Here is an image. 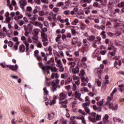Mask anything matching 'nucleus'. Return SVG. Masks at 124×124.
Returning a JSON list of instances; mask_svg holds the SVG:
<instances>
[{"mask_svg":"<svg viewBox=\"0 0 124 124\" xmlns=\"http://www.w3.org/2000/svg\"><path fill=\"white\" fill-rule=\"evenodd\" d=\"M57 19L55 15H54V16L53 17V20H54L55 22H57V21L58 20V21H60V23H62V24H64V23H66V26H69L70 25V23H69V19H68V18H66L65 19H62V17H61L60 16H58Z\"/></svg>","mask_w":124,"mask_h":124,"instance_id":"nucleus-1","label":"nucleus"},{"mask_svg":"<svg viewBox=\"0 0 124 124\" xmlns=\"http://www.w3.org/2000/svg\"><path fill=\"white\" fill-rule=\"evenodd\" d=\"M25 14L26 16L29 18H31V17L33 15V13L32 12V8L31 6H28L26 7Z\"/></svg>","mask_w":124,"mask_h":124,"instance_id":"nucleus-2","label":"nucleus"},{"mask_svg":"<svg viewBox=\"0 0 124 124\" xmlns=\"http://www.w3.org/2000/svg\"><path fill=\"white\" fill-rule=\"evenodd\" d=\"M39 66L43 70L44 73H46L47 71V68H50V65L45 66L43 64L42 62L38 63Z\"/></svg>","mask_w":124,"mask_h":124,"instance_id":"nucleus-3","label":"nucleus"},{"mask_svg":"<svg viewBox=\"0 0 124 124\" xmlns=\"http://www.w3.org/2000/svg\"><path fill=\"white\" fill-rule=\"evenodd\" d=\"M39 38L32 39V42L34 44H36L37 48H42V43L39 41Z\"/></svg>","mask_w":124,"mask_h":124,"instance_id":"nucleus-4","label":"nucleus"},{"mask_svg":"<svg viewBox=\"0 0 124 124\" xmlns=\"http://www.w3.org/2000/svg\"><path fill=\"white\" fill-rule=\"evenodd\" d=\"M72 44H73V45H78V46H81L82 43L78 38L75 37L72 39Z\"/></svg>","mask_w":124,"mask_h":124,"instance_id":"nucleus-5","label":"nucleus"},{"mask_svg":"<svg viewBox=\"0 0 124 124\" xmlns=\"http://www.w3.org/2000/svg\"><path fill=\"white\" fill-rule=\"evenodd\" d=\"M20 40H21V41L23 42L24 44L25 45L27 50H29V49H30V44H29V43L27 42V39H26V36H22L21 37Z\"/></svg>","mask_w":124,"mask_h":124,"instance_id":"nucleus-6","label":"nucleus"},{"mask_svg":"<svg viewBox=\"0 0 124 124\" xmlns=\"http://www.w3.org/2000/svg\"><path fill=\"white\" fill-rule=\"evenodd\" d=\"M82 48L84 50H88L90 47V43L87 40L84 39L83 40Z\"/></svg>","mask_w":124,"mask_h":124,"instance_id":"nucleus-7","label":"nucleus"},{"mask_svg":"<svg viewBox=\"0 0 124 124\" xmlns=\"http://www.w3.org/2000/svg\"><path fill=\"white\" fill-rule=\"evenodd\" d=\"M34 33H32V39H35L36 38H39L38 37V33L39 32V29H34L33 30Z\"/></svg>","mask_w":124,"mask_h":124,"instance_id":"nucleus-8","label":"nucleus"},{"mask_svg":"<svg viewBox=\"0 0 124 124\" xmlns=\"http://www.w3.org/2000/svg\"><path fill=\"white\" fill-rule=\"evenodd\" d=\"M24 28V31H30V32H31L32 31V25L31 23H29L27 25V26L26 27V25L23 26Z\"/></svg>","mask_w":124,"mask_h":124,"instance_id":"nucleus-9","label":"nucleus"},{"mask_svg":"<svg viewBox=\"0 0 124 124\" xmlns=\"http://www.w3.org/2000/svg\"><path fill=\"white\" fill-rule=\"evenodd\" d=\"M67 98V94L65 93H61L59 94V100H64Z\"/></svg>","mask_w":124,"mask_h":124,"instance_id":"nucleus-10","label":"nucleus"},{"mask_svg":"<svg viewBox=\"0 0 124 124\" xmlns=\"http://www.w3.org/2000/svg\"><path fill=\"white\" fill-rule=\"evenodd\" d=\"M76 15L77 18H78V19H84V17L83 15H84V11L82 10H79Z\"/></svg>","mask_w":124,"mask_h":124,"instance_id":"nucleus-11","label":"nucleus"},{"mask_svg":"<svg viewBox=\"0 0 124 124\" xmlns=\"http://www.w3.org/2000/svg\"><path fill=\"white\" fill-rule=\"evenodd\" d=\"M54 54L56 56H57L58 58H62V57H64L63 55V52L62 51H57L56 50H53Z\"/></svg>","mask_w":124,"mask_h":124,"instance_id":"nucleus-12","label":"nucleus"},{"mask_svg":"<svg viewBox=\"0 0 124 124\" xmlns=\"http://www.w3.org/2000/svg\"><path fill=\"white\" fill-rule=\"evenodd\" d=\"M120 83H121V81H119L117 82V84L119 86L118 90L120 93H124V84H119Z\"/></svg>","mask_w":124,"mask_h":124,"instance_id":"nucleus-13","label":"nucleus"},{"mask_svg":"<svg viewBox=\"0 0 124 124\" xmlns=\"http://www.w3.org/2000/svg\"><path fill=\"white\" fill-rule=\"evenodd\" d=\"M86 75V72L84 69H81L79 73V77L81 79V81H84V79H85V76Z\"/></svg>","mask_w":124,"mask_h":124,"instance_id":"nucleus-14","label":"nucleus"},{"mask_svg":"<svg viewBox=\"0 0 124 124\" xmlns=\"http://www.w3.org/2000/svg\"><path fill=\"white\" fill-rule=\"evenodd\" d=\"M50 68H47L46 72L48 74H50V70H51L52 72H57L58 69L56 67H52V66H50Z\"/></svg>","mask_w":124,"mask_h":124,"instance_id":"nucleus-15","label":"nucleus"},{"mask_svg":"<svg viewBox=\"0 0 124 124\" xmlns=\"http://www.w3.org/2000/svg\"><path fill=\"white\" fill-rule=\"evenodd\" d=\"M100 55V52L99 51V50H98V49H96L93 52L92 57L93 58H97L98 57H99Z\"/></svg>","mask_w":124,"mask_h":124,"instance_id":"nucleus-16","label":"nucleus"},{"mask_svg":"<svg viewBox=\"0 0 124 124\" xmlns=\"http://www.w3.org/2000/svg\"><path fill=\"white\" fill-rule=\"evenodd\" d=\"M107 105H108L110 109H112V110H117V109H118V108L119 107L118 104H116L114 106V104L111 103H109V104H107Z\"/></svg>","mask_w":124,"mask_h":124,"instance_id":"nucleus-17","label":"nucleus"},{"mask_svg":"<svg viewBox=\"0 0 124 124\" xmlns=\"http://www.w3.org/2000/svg\"><path fill=\"white\" fill-rule=\"evenodd\" d=\"M113 29H114V30H115V35H116V36H120V35H121L122 34V33L120 31H120V30H121V28H118V26L115 25L113 27Z\"/></svg>","mask_w":124,"mask_h":124,"instance_id":"nucleus-18","label":"nucleus"},{"mask_svg":"<svg viewBox=\"0 0 124 124\" xmlns=\"http://www.w3.org/2000/svg\"><path fill=\"white\" fill-rule=\"evenodd\" d=\"M79 8L77 7H75L72 11L70 12L71 15H77L78 13Z\"/></svg>","mask_w":124,"mask_h":124,"instance_id":"nucleus-19","label":"nucleus"},{"mask_svg":"<svg viewBox=\"0 0 124 124\" xmlns=\"http://www.w3.org/2000/svg\"><path fill=\"white\" fill-rule=\"evenodd\" d=\"M27 49V46H25L24 45H21L19 46V50L20 53H24Z\"/></svg>","mask_w":124,"mask_h":124,"instance_id":"nucleus-20","label":"nucleus"},{"mask_svg":"<svg viewBox=\"0 0 124 124\" xmlns=\"http://www.w3.org/2000/svg\"><path fill=\"white\" fill-rule=\"evenodd\" d=\"M33 25L35 27H39L40 29H42L43 28V24L38 21H34L33 23Z\"/></svg>","mask_w":124,"mask_h":124,"instance_id":"nucleus-21","label":"nucleus"},{"mask_svg":"<svg viewBox=\"0 0 124 124\" xmlns=\"http://www.w3.org/2000/svg\"><path fill=\"white\" fill-rule=\"evenodd\" d=\"M75 97L78 99H81V93L79 90H77L75 93Z\"/></svg>","mask_w":124,"mask_h":124,"instance_id":"nucleus-22","label":"nucleus"},{"mask_svg":"<svg viewBox=\"0 0 124 124\" xmlns=\"http://www.w3.org/2000/svg\"><path fill=\"white\" fill-rule=\"evenodd\" d=\"M26 5L27 2H26V1L24 0H21L20 1V6L22 9L24 8V7H25V6H26Z\"/></svg>","mask_w":124,"mask_h":124,"instance_id":"nucleus-23","label":"nucleus"},{"mask_svg":"<svg viewBox=\"0 0 124 124\" xmlns=\"http://www.w3.org/2000/svg\"><path fill=\"white\" fill-rule=\"evenodd\" d=\"M73 74H77L79 71V67L78 66H76L75 67L73 68L72 70Z\"/></svg>","mask_w":124,"mask_h":124,"instance_id":"nucleus-24","label":"nucleus"},{"mask_svg":"<svg viewBox=\"0 0 124 124\" xmlns=\"http://www.w3.org/2000/svg\"><path fill=\"white\" fill-rule=\"evenodd\" d=\"M67 101H60L59 102V104H61L62 106H61V108H66L67 107V106L66 105L67 103Z\"/></svg>","mask_w":124,"mask_h":124,"instance_id":"nucleus-25","label":"nucleus"},{"mask_svg":"<svg viewBox=\"0 0 124 124\" xmlns=\"http://www.w3.org/2000/svg\"><path fill=\"white\" fill-rule=\"evenodd\" d=\"M113 122H116L117 123H120V124H123L124 121L121 119L117 117H113Z\"/></svg>","mask_w":124,"mask_h":124,"instance_id":"nucleus-26","label":"nucleus"},{"mask_svg":"<svg viewBox=\"0 0 124 124\" xmlns=\"http://www.w3.org/2000/svg\"><path fill=\"white\" fill-rule=\"evenodd\" d=\"M56 42H58V48L59 50H62L63 49V47L62 46V40L59 41H56Z\"/></svg>","mask_w":124,"mask_h":124,"instance_id":"nucleus-27","label":"nucleus"},{"mask_svg":"<svg viewBox=\"0 0 124 124\" xmlns=\"http://www.w3.org/2000/svg\"><path fill=\"white\" fill-rule=\"evenodd\" d=\"M18 68L17 65H10V69L13 70L14 71H16Z\"/></svg>","mask_w":124,"mask_h":124,"instance_id":"nucleus-28","label":"nucleus"},{"mask_svg":"<svg viewBox=\"0 0 124 124\" xmlns=\"http://www.w3.org/2000/svg\"><path fill=\"white\" fill-rule=\"evenodd\" d=\"M78 24H79V20L77 18H75L71 22V25H73V26H77Z\"/></svg>","mask_w":124,"mask_h":124,"instance_id":"nucleus-29","label":"nucleus"},{"mask_svg":"<svg viewBox=\"0 0 124 124\" xmlns=\"http://www.w3.org/2000/svg\"><path fill=\"white\" fill-rule=\"evenodd\" d=\"M111 102H113L112 97L108 96L107 97V101L106 103V105L110 104V103H111Z\"/></svg>","mask_w":124,"mask_h":124,"instance_id":"nucleus-30","label":"nucleus"},{"mask_svg":"<svg viewBox=\"0 0 124 124\" xmlns=\"http://www.w3.org/2000/svg\"><path fill=\"white\" fill-rule=\"evenodd\" d=\"M23 17H24V16H23V15H20L18 16H15L14 17V20H15V21H19V20H20V19H22V18H23Z\"/></svg>","mask_w":124,"mask_h":124,"instance_id":"nucleus-31","label":"nucleus"},{"mask_svg":"<svg viewBox=\"0 0 124 124\" xmlns=\"http://www.w3.org/2000/svg\"><path fill=\"white\" fill-rule=\"evenodd\" d=\"M116 51H113V52H109V53L108 54V57L109 58H112V57L115 56V55L116 54Z\"/></svg>","mask_w":124,"mask_h":124,"instance_id":"nucleus-32","label":"nucleus"},{"mask_svg":"<svg viewBox=\"0 0 124 124\" xmlns=\"http://www.w3.org/2000/svg\"><path fill=\"white\" fill-rule=\"evenodd\" d=\"M87 39L89 41H93V40H95V36L93 35L89 36L88 37Z\"/></svg>","mask_w":124,"mask_h":124,"instance_id":"nucleus-33","label":"nucleus"},{"mask_svg":"<svg viewBox=\"0 0 124 124\" xmlns=\"http://www.w3.org/2000/svg\"><path fill=\"white\" fill-rule=\"evenodd\" d=\"M77 119H78V120H81L83 124H87V122H86V120L83 117H77Z\"/></svg>","mask_w":124,"mask_h":124,"instance_id":"nucleus-34","label":"nucleus"},{"mask_svg":"<svg viewBox=\"0 0 124 124\" xmlns=\"http://www.w3.org/2000/svg\"><path fill=\"white\" fill-rule=\"evenodd\" d=\"M57 64H56V66L57 67H62V61L60 60L59 61H57L56 62Z\"/></svg>","mask_w":124,"mask_h":124,"instance_id":"nucleus-35","label":"nucleus"},{"mask_svg":"<svg viewBox=\"0 0 124 124\" xmlns=\"http://www.w3.org/2000/svg\"><path fill=\"white\" fill-rule=\"evenodd\" d=\"M68 65H70V68L72 67H75V65H76V63L75 62H70L68 63Z\"/></svg>","mask_w":124,"mask_h":124,"instance_id":"nucleus-36","label":"nucleus"},{"mask_svg":"<svg viewBox=\"0 0 124 124\" xmlns=\"http://www.w3.org/2000/svg\"><path fill=\"white\" fill-rule=\"evenodd\" d=\"M106 32L104 31H102L101 33H100V35H101L103 39H105L107 37L106 36Z\"/></svg>","mask_w":124,"mask_h":124,"instance_id":"nucleus-37","label":"nucleus"},{"mask_svg":"<svg viewBox=\"0 0 124 124\" xmlns=\"http://www.w3.org/2000/svg\"><path fill=\"white\" fill-rule=\"evenodd\" d=\"M42 57H44V58L43 59V61H45V62H47L48 61V58L46 56L45 53L42 52H41Z\"/></svg>","mask_w":124,"mask_h":124,"instance_id":"nucleus-38","label":"nucleus"},{"mask_svg":"<svg viewBox=\"0 0 124 124\" xmlns=\"http://www.w3.org/2000/svg\"><path fill=\"white\" fill-rule=\"evenodd\" d=\"M72 81V77H69L67 80H66L65 84L67 85V84H70V82Z\"/></svg>","mask_w":124,"mask_h":124,"instance_id":"nucleus-39","label":"nucleus"},{"mask_svg":"<svg viewBox=\"0 0 124 124\" xmlns=\"http://www.w3.org/2000/svg\"><path fill=\"white\" fill-rule=\"evenodd\" d=\"M6 35H5V33L4 31H0V38H4Z\"/></svg>","mask_w":124,"mask_h":124,"instance_id":"nucleus-40","label":"nucleus"},{"mask_svg":"<svg viewBox=\"0 0 124 124\" xmlns=\"http://www.w3.org/2000/svg\"><path fill=\"white\" fill-rule=\"evenodd\" d=\"M72 91L73 92H76L77 91H79L78 89H77V86H76V85L74 83H73Z\"/></svg>","mask_w":124,"mask_h":124,"instance_id":"nucleus-41","label":"nucleus"},{"mask_svg":"<svg viewBox=\"0 0 124 124\" xmlns=\"http://www.w3.org/2000/svg\"><path fill=\"white\" fill-rule=\"evenodd\" d=\"M95 83L97 84L98 87H101V81L98 79H95Z\"/></svg>","mask_w":124,"mask_h":124,"instance_id":"nucleus-42","label":"nucleus"},{"mask_svg":"<svg viewBox=\"0 0 124 124\" xmlns=\"http://www.w3.org/2000/svg\"><path fill=\"white\" fill-rule=\"evenodd\" d=\"M119 65V66H121V65H122V61H119V62L117 61L114 62V66H117V65Z\"/></svg>","mask_w":124,"mask_h":124,"instance_id":"nucleus-43","label":"nucleus"},{"mask_svg":"<svg viewBox=\"0 0 124 124\" xmlns=\"http://www.w3.org/2000/svg\"><path fill=\"white\" fill-rule=\"evenodd\" d=\"M88 119L89 121H90V122H92V123H96V120L94 118H93L90 116H89Z\"/></svg>","mask_w":124,"mask_h":124,"instance_id":"nucleus-44","label":"nucleus"},{"mask_svg":"<svg viewBox=\"0 0 124 124\" xmlns=\"http://www.w3.org/2000/svg\"><path fill=\"white\" fill-rule=\"evenodd\" d=\"M80 3H91V0H80Z\"/></svg>","mask_w":124,"mask_h":124,"instance_id":"nucleus-45","label":"nucleus"},{"mask_svg":"<svg viewBox=\"0 0 124 124\" xmlns=\"http://www.w3.org/2000/svg\"><path fill=\"white\" fill-rule=\"evenodd\" d=\"M25 32H24V35L26 37H28L31 33V32H30L29 31H27V30H24Z\"/></svg>","mask_w":124,"mask_h":124,"instance_id":"nucleus-46","label":"nucleus"},{"mask_svg":"<svg viewBox=\"0 0 124 124\" xmlns=\"http://www.w3.org/2000/svg\"><path fill=\"white\" fill-rule=\"evenodd\" d=\"M54 57H51L49 61H47L46 63L47 64H51V62H54Z\"/></svg>","mask_w":124,"mask_h":124,"instance_id":"nucleus-47","label":"nucleus"},{"mask_svg":"<svg viewBox=\"0 0 124 124\" xmlns=\"http://www.w3.org/2000/svg\"><path fill=\"white\" fill-rule=\"evenodd\" d=\"M64 3H63V2L62 1H60L59 2H58L57 4V6L58 7H61V6H63V5H64Z\"/></svg>","mask_w":124,"mask_h":124,"instance_id":"nucleus-48","label":"nucleus"},{"mask_svg":"<svg viewBox=\"0 0 124 124\" xmlns=\"http://www.w3.org/2000/svg\"><path fill=\"white\" fill-rule=\"evenodd\" d=\"M101 119V115H99V114H96V121H97V122L98 121H100V120Z\"/></svg>","mask_w":124,"mask_h":124,"instance_id":"nucleus-49","label":"nucleus"},{"mask_svg":"<svg viewBox=\"0 0 124 124\" xmlns=\"http://www.w3.org/2000/svg\"><path fill=\"white\" fill-rule=\"evenodd\" d=\"M117 92H118V89H117V88H114L111 94H110V96H111V97H113V95L115 94V93H117Z\"/></svg>","mask_w":124,"mask_h":124,"instance_id":"nucleus-50","label":"nucleus"},{"mask_svg":"<svg viewBox=\"0 0 124 124\" xmlns=\"http://www.w3.org/2000/svg\"><path fill=\"white\" fill-rule=\"evenodd\" d=\"M18 25L20 26H23L25 24V22L22 20H19L17 21Z\"/></svg>","mask_w":124,"mask_h":124,"instance_id":"nucleus-51","label":"nucleus"},{"mask_svg":"<svg viewBox=\"0 0 124 124\" xmlns=\"http://www.w3.org/2000/svg\"><path fill=\"white\" fill-rule=\"evenodd\" d=\"M14 28L15 30H17V31H21V28L19 27V26L17 24H15Z\"/></svg>","mask_w":124,"mask_h":124,"instance_id":"nucleus-52","label":"nucleus"},{"mask_svg":"<svg viewBox=\"0 0 124 124\" xmlns=\"http://www.w3.org/2000/svg\"><path fill=\"white\" fill-rule=\"evenodd\" d=\"M39 55V51L38 50H36L34 52V56L36 57L38 56Z\"/></svg>","mask_w":124,"mask_h":124,"instance_id":"nucleus-53","label":"nucleus"},{"mask_svg":"<svg viewBox=\"0 0 124 124\" xmlns=\"http://www.w3.org/2000/svg\"><path fill=\"white\" fill-rule=\"evenodd\" d=\"M85 100L86 101V103H88V104H90L91 103V101L89 98V96H86L85 98Z\"/></svg>","mask_w":124,"mask_h":124,"instance_id":"nucleus-54","label":"nucleus"},{"mask_svg":"<svg viewBox=\"0 0 124 124\" xmlns=\"http://www.w3.org/2000/svg\"><path fill=\"white\" fill-rule=\"evenodd\" d=\"M41 36H42V38H45L47 37V34L45 33L44 32H42L41 33Z\"/></svg>","mask_w":124,"mask_h":124,"instance_id":"nucleus-55","label":"nucleus"},{"mask_svg":"<svg viewBox=\"0 0 124 124\" xmlns=\"http://www.w3.org/2000/svg\"><path fill=\"white\" fill-rule=\"evenodd\" d=\"M53 11L55 12V13H58L60 11V9L58 7H54L53 8Z\"/></svg>","mask_w":124,"mask_h":124,"instance_id":"nucleus-56","label":"nucleus"},{"mask_svg":"<svg viewBox=\"0 0 124 124\" xmlns=\"http://www.w3.org/2000/svg\"><path fill=\"white\" fill-rule=\"evenodd\" d=\"M11 4L14 6V7H16L17 6V3H16V1L15 0H13L11 2Z\"/></svg>","mask_w":124,"mask_h":124,"instance_id":"nucleus-57","label":"nucleus"},{"mask_svg":"<svg viewBox=\"0 0 124 124\" xmlns=\"http://www.w3.org/2000/svg\"><path fill=\"white\" fill-rule=\"evenodd\" d=\"M63 14H64V15H70V11L69 10H66V11H64L63 12Z\"/></svg>","mask_w":124,"mask_h":124,"instance_id":"nucleus-58","label":"nucleus"},{"mask_svg":"<svg viewBox=\"0 0 124 124\" xmlns=\"http://www.w3.org/2000/svg\"><path fill=\"white\" fill-rule=\"evenodd\" d=\"M89 105H90V104H88V103H84L82 104V107H83V108H84V109L89 107Z\"/></svg>","mask_w":124,"mask_h":124,"instance_id":"nucleus-59","label":"nucleus"},{"mask_svg":"<svg viewBox=\"0 0 124 124\" xmlns=\"http://www.w3.org/2000/svg\"><path fill=\"white\" fill-rule=\"evenodd\" d=\"M43 90H44L45 94H48L49 91H48L46 87H45Z\"/></svg>","mask_w":124,"mask_h":124,"instance_id":"nucleus-60","label":"nucleus"},{"mask_svg":"<svg viewBox=\"0 0 124 124\" xmlns=\"http://www.w3.org/2000/svg\"><path fill=\"white\" fill-rule=\"evenodd\" d=\"M107 53V50H101L100 52V54L101 55H103V56H104L106 53Z\"/></svg>","mask_w":124,"mask_h":124,"instance_id":"nucleus-61","label":"nucleus"},{"mask_svg":"<svg viewBox=\"0 0 124 124\" xmlns=\"http://www.w3.org/2000/svg\"><path fill=\"white\" fill-rule=\"evenodd\" d=\"M61 38H62V35L61 34L58 35L56 38V41H59V40H61Z\"/></svg>","mask_w":124,"mask_h":124,"instance_id":"nucleus-62","label":"nucleus"},{"mask_svg":"<svg viewBox=\"0 0 124 124\" xmlns=\"http://www.w3.org/2000/svg\"><path fill=\"white\" fill-rule=\"evenodd\" d=\"M8 45L9 47H12L13 46V42L11 41H9L8 42Z\"/></svg>","mask_w":124,"mask_h":124,"instance_id":"nucleus-63","label":"nucleus"},{"mask_svg":"<svg viewBox=\"0 0 124 124\" xmlns=\"http://www.w3.org/2000/svg\"><path fill=\"white\" fill-rule=\"evenodd\" d=\"M56 103V99H54L49 103V105H53Z\"/></svg>","mask_w":124,"mask_h":124,"instance_id":"nucleus-64","label":"nucleus"}]
</instances>
